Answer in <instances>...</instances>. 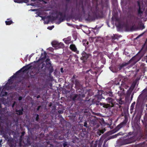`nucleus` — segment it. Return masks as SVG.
Returning <instances> with one entry per match:
<instances>
[{
    "label": "nucleus",
    "mask_w": 147,
    "mask_h": 147,
    "mask_svg": "<svg viewBox=\"0 0 147 147\" xmlns=\"http://www.w3.org/2000/svg\"><path fill=\"white\" fill-rule=\"evenodd\" d=\"M95 1L92 7L88 5L87 8L88 16L86 20L88 21H94L102 18L104 17L103 8L98 5L97 3V0H93Z\"/></svg>",
    "instance_id": "nucleus-1"
},
{
    "label": "nucleus",
    "mask_w": 147,
    "mask_h": 147,
    "mask_svg": "<svg viewBox=\"0 0 147 147\" xmlns=\"http://www.w3.org/2000/svg\"><path fill=\"white\" fill-rule=\"evenodd\" d=\"M81 10H80L79 8H75L74 7H72L71 11V17L74 18L77 15L85 14L86 11L83 5L81 6Z\"/></svg>",
    "instance_id": "nucleus-2"
},
{
    "label": "nucleus",
    "mask_w": 147,
    "mask_h": 147,
    "mask_svg": "<svg viewBox=\"0 0 147 147\" xmlns=\"http://www.w3.org/2000/svg\"><path fill=\"white\" fill-rule=\"evenodd\" d=\"M106 100L107 101L108 104H105L104 103H100V105L103 106V107L110 109L111 107L114 106L113 102L114 99L111 97H108L106 98Z\"/></svg>",
    "instance_id": "nucleus-3"
},
{
    "label": "nucleus",
    "mask_w": 147,
    "mask_h": 147,
    "mask_svg": "<svg viewBox=\"0 0 147 147\" xmlns=\"http://www.w3.org/2000/svg\"><path fill=\"white\" fill-rule=\"evenodd\" d=\"M78 91L80 93L78 94H75L73 96L72 99L73 100H80L82 99V98H84L85 97V94L86 92H84V90L81 89H78Z\"/></svg>",
    "instance_id": "nucleus-4"
},
{
    "label": "nucleus",
    "mask_w": 147,
    "mask_h": 147,
    "mask_svg": "<svg viewBox=\"0 0 147 147\" xmlns=\"http://www.w3.org/2000/svg\"><path fill=\"white\" fill-rule=\"evenodd\" d=\"M143 56L142 55L140 54V51L128 61V63L129 64L131 63L132 64L134 65L139 61Z\"/></svg>",
    "instance_id": "nucleus-5"
},
{
    "label": "nucleus",
    "mask_w": 147,
    "mask_h": 147,
    "mask_svg": "<svg viewBox=\"0 0 147 147\" xmlns=\"http://www.w3.org/2000/svg\"><path fill=\"white\" fill-rule=\"evenodd\" d=\"M135 141V137L133 136L127 139H123L121 142V145H122L130 144Z\"/></svg>",
    "instance_id": "nucleus-6"
},
{
    "label": "nucleus",
    "mask_w": 147,
    "mask_h": 147,
    "mask_svg": "<svg viewBox=\"0 0 147 147\" xmlns=\"http://www.w3.org/2000/svg\"><path fill=\"white\" fill-rule=\"evenodd\" d=\"M18 74H16V72L13 76H11L10 78L8 80L7 82L5 84V86L6 88H7L8 89H11L13 88V87L11 86H9V84H12L13 82L14 81V78H17V76L18 75Z\"/></svg>",
    "instance_id": "nucleus-7"
},
{
    "label": "nucleus",
    "mask_w": 147,
    "mask_h": 147,
    "mask_svg": "<svg viewBox=\"0 0 147 147\" xmlns=\"http://www.w3.org/2000/svg\"><path fill=\"white\" fill-rule=\"evenodd\" d=\"M102 98V94L96 95L95 96L94 98L93 99L92 102L94 104H96V105H98L100 103H99L100 101Z\"/></svg>",
    "instance_id": "nucleus-8"
},
{
    "label": "nucleus",
    "mask_w": 147,
    "mask_h": 147,
    "mask_svg": "<svg viewBox=\"0 0 147 147\" xmlns=\"http://www.w3.org/2000/svg\"><path fill=\"white\" fill-rule=\"evenodd\" d=\"M102 98V94L96 95L95 96L94 98L93 99L92 102L94 104H96V105H98L100 103H99L100 101Z\"/></svg>",
    "instance_id": "nucleus-9"
},
{
    "label": "nucleus",
    "mask_w": 147,
    "mask_h": 147,
    "mask_svg": "<svg viewBox=\"0 0 147 147\" xmlns=\"http://www.w3.org/2000/svg\"><path fill=\"white\" fill-rule=\"evenodd\" d=\"M128 121V119L126 118H125L123 121L118 125L114 129L115 131L119 130L121 128L125 126Z\"/></svg>",
    "instance_id": "nucleus-10"
},
{
    "label": "nucleus",
    "mask_w": 147,
    "mask_h": 147,
    "mask_svg": "<svg viewBox=\"0 0 147 147\" xmlns=\"http://www.w3.org/2000/svg\"><path fill=\"white\" fill-rule=\"evenodd\" d=\"M67 133L66 134H64L63 132L61 134H58L57 135H55L54 137L57 139L59 140H63L65 138H66L68 136Z\"/></svg>",
    "instance_id": "nucleus-11"
},
{
    "label": "nucleus",
    "mask_w": 147,
    "mask_h": 147,
    "mask_svg": "<svg viewBox=\"0 0 147 147\" xmlns=\"http://www.w3.org/2000/svg\"><path fill=\"white\" fill-rule=\"evenodd\" d=\"M137 3L138 6V9L137 11L138 14L139 16L141 17L142 16V14L143 13L144 10L141 7L140 1H137Z\"/></svg>",
    "instance_id": "nucleus-12"
},
{
    "label": "nucleus",
    "mask_w": 147,
    "mask_h": 147,
    "mask_svg": "<svg viewBox=\"0 0 147 147\" xmlns=\"http://www.w3.org/2000/svg\"><path fill=\"white\" fill-rule=\"evenodd\" d=\"M58 14L60 16V17L59 19V23L63 22L65 20V18L66 16V13H64L63 15V13L59 11L58 12Z\"/></svg>",
    "instance_id": "nucleus-13"
},
{
    "label": "nucleus",
    "mask_w": 147,
    "mask_h": 147,
    "mask_svg": "<svg viewBox=\"0 0 147 147\" xmlns=\"http://www.w3.org/2000/svg\"><path fill=\"white\" fill-rule=\"evenodd\" d=\"M79 135L82 138H86L88 136V133L86 129H83L79 134Z\"/></svg>",
    "instance_id": "nucleus-14"
},
{
    "label": "nucleus",
    "mask_w": 147,
    "mask_h": 147,
    "mask_svg": "<svg viewBox=\"0 0 147 147\" xmlns=\"http://www.w3.org/2000/svg\"><path fill=\"white\" fill-rule=\"evenodd\" d=\"M82 57L80 58V59L83 61H85L89 57L88 54L86 53L85 51H83L81 54Z\"/></svg>",
    "instance_id": "nucleus-15"
},
{
    "label": "nucleus",
    "mask_w": 147,
    "mask_h": 147,
    "mask_svg": "<svg viewBox=\"0 0 147 147\" xmlns=\"http://www.w3.org/2000/svg\"><path fill=\"white\" fill-rule=\"evenodd\" d=\"M24 143L27 146H29L31 145L30 138L28 136L25 137L23 140Z\"/></svg>",
    "instance_id": "nucleus-16"
},
{
    "label": "nucleus",
    "mask_w": 147,
    "mask_h": 147,
    "mask_svg": "<svg viewBox=\"0 0 147 147\" xmlns=\"http://www.w3.org/2000/svg\"><path fill=\"white\" fill-rule=\"evenodd\" d=\"M30 67L28 65L24 66L22 68L16 72V74H19L20 72H24L28 70Z\"/></svg>",
    "instance_id": "nucleus-17"
},
{
    "label": "nucleus",
    "mask_w": 147,
    "mask_h": 147,
    "mask_svg": "<svg viewBox=\"0 0 147 147\" xmlns=\"http://www.w3.org/2000/svg\"><path fill=\"white\" fill-rule=\"evenodd\" d=\"M70 49L72 51L76 52L77 54H79V51L77 50L76 45L74 44H71L69 46Z\"/></svg>",
    "instance_id": "nucleus-18"
},
{
    "label": "nucleus",
    "mask_w": 147,
    "mask_h": 147,
    "mask_svg": "<svg viewBox=\"0 0 147 147\" xmlns=\"http://www.w3.org/2000/svg\"><path fill=\"white\" fill-rule=\"evenodd\" d=\"M47 54L45 51H44L43 53H41V55L40 57V59H39L37 61V62H38L40 60L44 61L47 57Z\"/></svg>",
    "instance_id": "nucleus-19"
},
{
    "label": "nucleus",
    "mask_w": 147,
    "mask_h": 147,
    "mask_svg": "<svg viewBox=\"0 0 147 147\" xmlns=\"http://www.w3.org/2000/svg\"><path fill=\"white\" fill-rule=\"evenodd\" d=\"M129 63L128 61L127 63H124L121 64H120L118 67V71H120L125 66L128 65Z\"/></svg>",
    "instance_id": "nucleus-20"
},
{
    "label": "nucleus",
    "mask_w": 147,
    "mask_h": 147,
    "mask_svg": "<svg viewBox=\"0 0 147 147\" xmlns=\"http://www.w3.org/2000/svg\"><path fill=\"white\" fill-rule=\"evenodd\" d=\"M109 69L113 72L116 73L118 71V68L115 66H111L109 67Z\"/></svg>",
    "instance_id": "nucleus-21"
},
{
    "label": "nucleus",
    "mask_w": 147,
    "mask_h": 147,
    "mask_svg": "<svg viewBox=\"0 0 147 147\" xmlns=\"http://www.w3.org/2000/svg\"><path fill=\"white\" fill-rule=\"evenodd\" d=\"M75 83L76 86L78 88V89H80V88L81 87V85L80 84L79 80H76Z\"/></svg>",
    "instance_id": "nucleus-22"
},
{
    "label": "nucleus",
    "mask_w": 147,
    "mask_h": 147,
    "mask_svg": "<svg viewBox=\"0 0 147 147\" xmlns=\"http://www.w3.org/2000/svg\"><path fill=\"white\" fill-rule=\"evenodd\" d=\"M23 108L22 107L21 109L16 110V112L17 114L19 115H22L23 114Z\"/></svg>",
    "instance_id": "nucleus-23"
},
{
    "label": "nucleus",
    "mask_w": 147,
    "mask_h": 147,
    "mask_svg": "<svg viewBox=\"0 0 147 147\" xmlns=\"http://www.w3.org/2000/svg\"><path fill=\"white\" fill-rule=\"evenodd\" d=\"M50 61V59L49 58H47L45 61V62L46 63V65L49 66L48 68H50L51 66V64L50 62H49Z\"/></svg>",
    "instance_id": "nucleus-24"
},
{
    "label": "nucleus",
    "mask_w": 147,
    "mask_h": 147,
    "mask_svg": "<svg viewBox=\"0 0 147 147\" xmlns=\"http://www.w3.org/2000/svg\"><path fill=\"white\" fill-rule=\"evenodd\" d=\"M6 24L7 25H9L13 23V21L9 19H7V20L5 21Z\"/></svg>",
    "instance_id": "nucleus-25"
},
{
    "label": "nucleus",
    "mask_w": 147,
    "mask_h": 147,
    "mask_svg": "<svg viewBox=\"0 0 147 147\" xmlns=\"http://www.w3.org/2000/svg\"><path fill=\"white\" fill-rule=\"evenodd\" d=\"M33 117L34 118H35V120L37 121H38L39 120V115L36 113L34 114Z\"/></svg>",
    "instance_id": "nucleus-26"
},
{
    "label": "nucleus",
    "mask_w": 147,
    "mask_h": 147,
    "mask_svg": "<svg viewBox=\"0 0 147 147\" xmlns=\"http://www.w3.org/2000/svg\"><path fill=\"white\" fill-rule=\"evenodd\" d=\"M116 101L120 105H122L123 103V102L121 98V97H120L119 99L116 98Z\"/></svg>",
    "instance_id": "nucleus-27"
},
{
    "label": "nucleus",
    "mask_w": 147,
    "mask_h": 147,
    "mask_svg": "<svg viewBox=\"0 0 147 147\" xmlns=\"http://www.w3.org/2000/svg\"><path fill=\"white\" fill-rule=\"evenodd\" d=\"M136 85V82H134L131 84V86L129 88V89L131 90H133L135 86Z\"/></svg>",
    "instance_id": "nucleus-28"
},
{
    "label": "nucleus",
    "mask_w": 147,
    "mask_h": 147,
    "mask_svg": "<svg viewBox=\"0 0 147 147\" xmlns=\"http://www.w3.org/2000/svg\"><path fill=\"white\" fill-rule=\"evenodd\" d=\"M7 92H5L2 90L0 94V96L2 97L6 96L7 94Z\"/></svg>",
    "instance_id": "nucleus-29"
},
{
    "label": "nucleus",
    "mask_w": 147,
    "mask_h": 147,
    "mask_svg": "<svg viewBox=\"0 0 147 147\" xmlns=\"http://www.w3.org/2000/svg\"><path fill=\"white\" fill-rule=\"evenodd\" d=\"M71 40V38L69 37H68L67 38V39L65 40L64 41L65 43L67 45H69V44L71 43H72V42H70V41Z\"/></svg>",
    "instance_id": "nucleus-30"
},
{
    "label": "nucleus",
    "mask_w": 147,
    "mask_h": 147,
    "mask_svg": "<svg viewBox=\"0 0 147 147\" xmlns=\"http://www.w3.org/2000/svg\"><path fill=\"white\" fill-rule=\"evenodd\" d=\"M83 44L85 47H88L89 42L86 40H83L82 41Z\"/></svg>",
    "instance_id": "nucleus-31"
},
{
    "label": "nucleus",
    "mask_w": 147,
    "mask_h": 147,
    "mask_svg": "<svg viewBox=\"0 0 147 147\" xmlns=\"http://www.w3.org/2000/svg\"><path fill=\"white\" fill-rule=\"evenodd\" d=\"M52 46L53 47H57V45H58V42L56 41H54L51 43Z\"/></svg>",
    "instance_id": "nucleus-32"
},
{
    "label": "nucleus",
    "mask_w": 147,
    "mask_h": 147,
    "mask_svg": "<svg viewBox=\"0 0 147 147\" xmlns=\"http://www.w3.org/2000/svg\"><path fill=\"white\" fill-rule=\"evenodd\" d=\"M118 36L117 35L115 34H113V36H112L111 37V39L113 40H116V39H117L118 38Z\"/></svg>",
    "instance_id": "nucleus-33"
},
{
    "label": "nucleus",
    "mask_w": 147,
    "mask_h": 147,
    "mask_svg": "<svg viewBox=\"0 0 147 147\" xmlns=\"http://www.w3.org/2000/svg\"><path fill=\"white\" fill-rule=\"evenodd\" d=\"M64 47V44L62 42L58 43V45H57V47L59 48H62Z\"/></svg>",
    "instance_id": "nucleus-34"
},
{
    "label": "nucleus",
    "mask_w": 147,
    "mask_h": 147,
    "mask_svg": "<svg viewBox=\"0 0 147 147\" xmlns=\"http://www.w3.org/2000/svg\"><path fill=\"white\" fill-rule=\"evenodd\" d=\"M132 90H131V89H129L127 90V94L128 96H130L132 92Z\"/></svg>",
    "instance_id": "nucleus-35"
},
{
    "label": "nucleus",
    "mask_w": 147,
    "mask_h": 147,
    "mask_svg": "<svg viewBox=\"0 0 147 147\" xmlns=\"http://www.w3.org/2000/svg\"><path fill=\"white\" fill-rule=\"evenodd\" d=\"M0 100L2 102L4 103V102H6V99L2 96V97L1 98H0Z\"/></svg>",
    "instance_id": "nucleus-36"
},
{
    "label": "nucleus",
    "mask_w": 147,
    "mask_h": 147,
    "mask_svg": "<svg viewBox=\"0 0 147 147\" xmlns=\"http://www.w3.org/2000/svg\"><path fill=\"white\" fill-rule=\"evenodd\" d=\"M63 147H68V144L66 142H65L63 144Z\"/></svg>",
    "instance_id": "nucleus-37"
},
{
    "label": "nucleus",
    "mask_w": 147,
    "mask_h": 147,
    "mask_svg": "<svg viewBox=\"0 0 147 147\" xmlns=\"http://www.w3.org/2000/svg\"><path fill=\"white\" fill-rule=\"evenodd\" d=\"M134 106L131 105L130 106V113H132V112L133 111V110L134 109Z\"/></svg>",
    "instance_id": "nucleus-38"
},
{
    "label": "nucleus",
    "mask_w": 147,
    "mask_h": 147,
    "mask_svg": "<svg viewBox=\"0 0 147 147\" xmlns=\"http://www.w3.org/2000/svg\"><path fill=\"white\" fill-rule=\"evenodd\" d=\"M68 9L67 4H66L65 5V8L64 11V12L66 13Z\"/></svg>",
    "instance_id": "nucleus-39"
},
{
    "label": "nucleus",
    "mask_w": 147,
    "mask_h": 147,
    "mask_svg": "<svg viewBox=\"0 0 147 147\" xmlns=\"http://www.w3.org/2000/svg\"><path fill=\"white\" fill-rule=\"evenodd\" d=\"M108 94L109 95V96L110 97H112L113 96V93L109 91L108 93Z\"/></svg>",
    "instance_id": "nucleus-40"
},
{
    "label": "nucleus",
    "mask_w": 147,
    "mask_h": 147,
    "mask_svg": "<svg viewBox=\"0 0 147 147\" xmlns=\"http://www.w3.org/2000/svg\"><path fill=\"white\" fill-rule=\"evenodd\" d=\"M14 1L17 3H21L22 2V0H14Z\"/></svg>",
    "instance_id": "nucleus-41"
},
{
    "label": "nucleus",
    "mask_w": 147,
    "mask_h": 147,
    "mask_svg": "<svg viewBox=\"0 0 147 147\" xmlns=\"http://www.w3.org/2000/svg\"><path fill=\"white\" fill-rule=\"evenodd\" d=\"M58 18V16L57 15L55 17H52L53 20H57Z\"/></svg>",
    "instance_id": "nucleus-42"
},
{
    "label": "nucleus",
    "mask_w": 147,
    "mask_h": 147,
    "mask_svg": "<svg viewBox=\"0 0 147 147\" xmlns=\"http://www.w3.org/2000/svg\"><path fill=\"white\" fill-rule=\"evenodd\" d=\"M84 127H88V124L87 123V122L86 121H85L84 123Z\"/></svg>",
    "instance_id": "nucleus-43"
},
{
    "label": "nucleus",
    "mask_w": 147,
    "mask_h": 147,
    "mask_svg": "<svg viewBox=\"0 0 147 147\" xmlns=\"http://www.w3.org/2000/svg\"><path fill=\"white\" fill-rule=\"evenodd\" d=\"M118 136L119 135H123L124 134H123V133L121 132H120L119 133H118L117 134Z\"/></svg>",
    "instance_id": "nucleus-44"
},
{
    "label": "nucleus",
    "mask_w": 147,
    "mask_h": 147,
    "mask_svg": "<svg viewBox=\"0 0 147 147\" xmlns=\"http://www.w3.org/2000/svg\"><path fill=\"white\" fill-rule=\"evenodd\" d=\"M117 136H118V135L117 134H116L113 135L112 136V137L113 138H116V137H117Z\"/></svg>",
    "instance_id": "nucleus-45"
},
{
    "label": "nucleus",
    "mask_w": 147,
    "mask_h": 147,
    "mask_svg": "<svg viewBox=\"0 0 147 147\" xmlns=\"http://www.w3.org/2000/svg\"><path fill=\"white\" fill-rule=\"evenodd\" d=\"M133 133V132H129L128 133L127 135H129V136L132 135Z\"/></svg>",
    "instance_id": "nucleus-46"
},
{
    "label": "nucleus",
    "mask_w": 147,
    "mask_h": 147,
    "mask_svg": "<svg viewBox=\"0 0 147 147\" xmlns=\"http://www.w3.org/2000/svg\"><path fill=\"white\" fill-rule=\"evenodd\" d=\"M58 112L59 114H62L63 113V111L62 110H59L58 111Z\"/></svg>",
    "instance_id": "nucleus-47"
},
{
    "label": "nucleus",
    "mask_w": 147,
    "mask_h": 147,
    "mask_svg": "<svg viewBox=\"0 0 147 147\" xmlns=\"http://www.w3.org/2000/svg\"><path fill=\"white\" fill-rule=\"evenodd\" d=\"M37 14L38 16H39L40 17V16H40V15H41V13L40 12H37Z\"/></svg>",
    "instance_id": "nucleus-48"
},
{
    "label": "nucleus",
    "mask_w": 147,
    "mask_h": 147,
    "mask_svg": "<svg viewBox=\"0 0 147 147\" xmlns=\"http://www.w3.org/2000/svg\"><path fill=\"white\" fill-rule=\"evenodd\" d=\"M47 143L48 145H49L50 146V147H53V146L52 144H49V142H47Z\"/></svg>",
    "instance_id": "nucleus-49"
},
{
    "label": "nucleus",
    "mask_w": 147,
    "mask_h": 147,
    "mask_svg": "<svg viewBox=\"0 0 147 147\" xmlns=\"http://www.w3.org/2000/svg\"><path fill=\"white\" fill-rule=\"evenodd\" d=\"M22 97L21 96H20L18 98V100L19 101H20L22 100Z\"/></svg>",
    "instance_id": "nucleus-50"
},
{
    "label": "nucleus",
    "mask_w": 147,
    "mask_h": 147,
    "mask_svg": "<svg viewBox=\"0 0 147 147\" xmlns=\"http://www.w3.org/2000/svg\"><path fill=\"white\" fill-rule=\"evenodd\" d=\"M41 106H38V107L37 109V111H38L39 110V109H40V108L41 107Z\"/></svg>",
    "instance_id": "nucleus-51"
},
{
    "label": "nucleus",
    "mask_w": 147,
    "mask_h": 147,
    "mask_svg": "<svg viewBox=\"0 0 147 147\" xmlns=\"http://www.w3.org/2000/svg\"><path fill=\"white\" fill-rule=\"evenodd\" d=\"M97 146V145L96 144H94L92 146V147H96Z\"/></svg>",
    "instance_id": "nucleus-52"
},
{
    "label": "nucleus",
    "mask_w": 147,
    "mask_h": 147,
    "mask_svg": "<svg viewBox=\"0 0 147 147\" xmlns=\"http://www.w3.org/2000/svg\"><path fill=\"white\" fill-rule=\"evenodd\" d=\"M115 84L116 85H119V82H116Z\"/></svg>",
    "instance_id": "nucleus-53"
},
{
    "label": "nucleus",
    "mask_w": 147,
    "mask_h": 147,
    "mask_svg": "<svg viewBox=\"0 0 147 147\" xmlns=\"http://www.w3.org/2000/svg\"><path fill=\"white\" fill-rule=\"evenodd\" d=\"M66 1L67 3V4H68V3L70 2V0H65Z\"/></svg>",
    "instance_id": "nucleus-54"
},
{
    "label": "nucleus",
    "mask_w": 147,
    "mask_h": 147,
    "mask_svg": "<svg viewBox=\"0 0 147 147\" xmlns=\"http://www.w3.org/2000/svg\"><path fill=\"white\" fill-rule=\"evenodd\" d=\"M53 71V67H51V68L50 70V71L51 72H52Z\"/></svg>",
    "instance_id": "nucleus-55"
},
{
    "label": "nucleus",
    "mask_w": 147,
    "mask_h": 147,
    "mask_svg": "<svg viewBox=\"0 0 147 147\" xmlns=\"http://www.w3.org/2000/svg\"><path fill=\"white\" fill-rule=\"evenodd\" d=\"M40 17L42 18V20H44L45 18V17H44V16H40Z\"/></svg>",
    "instance_id": "nucleus-56"
},
{
    "label": "nucleus",
    "mask_w": 147,
    "mask_h": 147,
    "mask_svg": "<svg viewBox=\"0 0 147 147\" xmlns=\"http://www.w3.org/2000/svg\"><path fill=\"white\" fill-rule=\"evenodd\" d=\"M25 134L24 132H22V135L21 136H23Z\"/></svg>",
    "instance_id": "nucleus-57"
},
{
    "label": "nucleus",
    "mask_w": 147,
    "mask_h": 147,
    "mask_svg": "<svg viewBox=\"0 0 147 147\" xmlns=\"http://www.w3.org/2000/svg\"><path fill=\"white\" fill-rule=\"evenodd\" d=\"M135 104V102H133L131 104V105H133L134 106Z\"/></svg>",
    "instance_id": "nucleus-58"
},
{
    "label": "nucleus",
    "mask_w": 147,
    "mask_h": 147,
    "mask_svg": "<svg viewBox=\"0 0 147 147\" xmlns=\"http://www.w3.org/2000/svg\"><path fill=\"white\" fill-rule=\"evenodd\" d=\"M40 97V95H38L36 97V98H38Z\"/></svg>",
    "instance_id": "nucleus-59"
},
{
    "label": "nucleus",
    "mask_w": 147,
    "mask_h": 147,
    "mask_svg": "<svg viewBox=\"0 0 147 147\" xmlns=\"http://www.w3.org/2000/svg\"><path fill=\"white\" fill-rule=\"evenodd\" d=\"M140 117H141V116L140 115L139 116V117H138V121H140Z\"/></svg>",
    "instance_id": "nucleus-60"
},
{
    "label": "nucleus",
    "mask_w": 147,
    "mask_h": 147,
    "mask_svg": "<svg viewBox=\"0 0 147 147\" xmlns=\"http://www.w3.org/2000/svg\"><path fill=\"white\" fill-rule=\"evenodd\" d=\"M61 72H63V68H61Z\"/></svg>",
    "instance_id": "nucleus-61"
},
{
    "label": "nucleus",
    "mask_w": 147,
    "mask_h": 147,
    "mask_svg": "<svg viewBox=\"0 0 147 147\" xmlns=\"http://www.w3.org/2000/svg\"><path fill=\"white\" fill-rule=\"evenodd\" d=\"M91 69H89V70H87L86 71V73H88L89 71H91Z\"/></svg>",
    "instance_id": "nucleus-62"
},
{
    "label": "nucleus",
    "mask_w": 147,
    "mask_h": 147,
    "mask_svg": "<svg viewBox=\"0 0 147 147\" xmlns=\"http://www.w3.org/2000/svg\"><path fill=\"white\" fill-rule=\"evenodd\" d=\"M45 65V64L43 63L42 65V68L44 66V65Z\"/></svg>",
    "instance_id": "nucleus-63"
},
{
    "label": "nucleus",
    "mask_w": 147,
    "mask_h": 147,
    "mask_svg": "<svg viewBox=\"0 0 147 147\" xmlns=\"http://www.w3.org/2000/svg\"><path fill=\"white\" fill-rule=\"evenodd\" d=\"M100 133H102V134L103 133H104V132L103 131H102V130H100Z\"/></svg>",
    "instance_id": "nucleus-64"
}]
</instances>
